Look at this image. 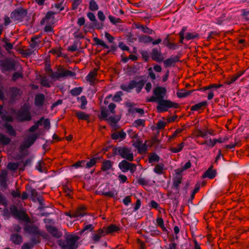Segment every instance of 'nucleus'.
I'll use <instances>...</instances> for the list:
<instances>
[{
  "instance_id": "34",
  "label": "nucleus",
  "mask_w": 249,
  "mask_h": 249,
  "mask_svg": "<svg viewBox=\"0 0 249 249\" xmlns=\"http://www.w3.org/2000/svg\"><path fill=\"white\" fill-rule=\"evenodd\" d=\"M227 140V138H225L223 140H222L221 138H219L218 139H213V140H212L211 138H210V143H211V147H213L216 142L223 143Z\"/></svg>"
},
{
  "instance_id": "22",
  "label": "nucleus",
  "mask_w": 249,
  "mask_h": 249,
  "mask_svg": "<svg viewBox=\"0 0 249 249\" xmlns=\"http://www.w3.org/2000/svg\"><path fill=\"white\" fill-rule=\"evenodd\" d=\"M181 180H182V177L176 176L173 178V185L172 186V189L178 191L179 185L181 183Z\"/></svg>"
},
{
  "instance_id": "45",
  "label": "nucleus",
  "mask_w": 249,
  "mask_h": 249,
  "mask_svg": "<svg viewBox=\"0 0 249 249\" xmlns=\"http://www.w3.org/2000/svg\"><path fill=\"white\" fill-rule=\"evenodd\" d=\"M184 143L183 142H182L178 145L177 148L172 147L171 148L170 150L172 153H177L178 152H179L180 151H181L182 150V149L184 147Z\"/></svg>"
},
{
  "instance_id": "42",
  "label": "nucleus",
  "mask_w": 249,
  "mask_h": 249,
  "mask_svg": "<svg viewBox=\"0 0 249 249\" xmlns=\"http://www.w3.org/2000/svg\"><path fill=\"white\" fill-rule=\"evenodd\" d=\"M23 74L22 72L17 71L13 73L12 76V80L14 82L16 81L18 79L23 78Z\"/></svg>"
},
{
  "instance_id": "58",
  "label": "nucleus",
  "mask_w": 249,
  "mask_h": 249,
  "mask_svg": "<svg viewBox=\"0 0 249 249\" xmlns=\"http://www.w3.org/2000/svg\"><path fill=\"white\" fill-rule=\"evenodd\" d=\"M57 13V12H54L51 11H48L45 15V19L49 20V19H51L52 18H54L53 15Z\"/></svg>"
},
{
  "instance_id": "11",
  "label": "nucleus",
  "mask_w": 249,
  "mask_h": 249,
  "mask_svg": "<svg viewBox=\"0 0 249 249\" xmlns=\"http://www.w3.org/2000/svg\"><path fill=\"white\" fill-rule=\"evenodd\" d=\"M93 40L95 42L96 45L98 46H101L103 47L105 49H109L107 51V53H114L118 49V46L116 44H114V43H112L113 44L111 45V46L109 47V46L107 45L104 41L98 38L97 37H95L93 38Z\"/></svg>"
},
{
  "instance_id": "46",
  "label": "nucleus",
  "mask_w": 249,
  "mask_h": 249,
  "mask_svg": "<svg viewBox=\"0 0 249 249\" xmlns=\"http://www.w3.org/2000/svg\"><path fill=\"white\" fill-rule=\"evenodd\" d=\"M8 205V201L6 197L0 192V205L6 207Z\"/></svg>"
},
{
  "instance_id": "55",
  "label": "nucleus",
  "mask_w": 249,
  "mask_h": 249,
  "mask_svg": "<svg viewBox=\"0 0 249 249\" xmlns=\"http://www.w3.org/2000/svg\"><path fill=\"white\" fill-rule=\"evenodd\" d=\"M2 120L6 121V123H12L14 121V119L13 116L11 115H6L5 114H4L3 116L1 117Z\"/></svg>"
},
{
  "instance_id": "60",
  "label": "nucleus",
  "mask_w": 249,
  "mask_h": 249,
  "mask_svg": "<svg viewBox=\"0 0 249 249\" xmlns=\"http://www.w3.org/2000/svg\"><path fill=\"white\" fill-rule=\"evenodd\" d=\"M85 160H83L76 162L72 166L75 168H78L79 167H85Z\"/></svg>"
},
{
  "instance_id": "49",
  "label": "nucleus",
  "mask_w": 249,
  "mask_h": 249,
  "mask_svg": "<svg viewBox=\"0 0 249 249\" xmlns=\"http://www.w3.org/2000/svg\"><path fill=\"white\" fill-rule=\"evenodd\" d=\"M108 18L110 22L113 25H116L118 23H121L122 20L120 18H115L111 15L108 16Z\"/></svg>"
},
{
  "instance_id": "50",
  "label": "nucleus",
  "mask_w": 249,
  "mask_h": 249,
  "mask_svg": "<svg viewBox=\"0 0 249 249\" xmlns=\"http://www.w3.org/2000/svg\"><path fill=\"white\" fill-rule=\"evenodd\" d=\"M120 230V228L115 225H111L107 228V231L108 233H111L114 231H118Z\"/></svg>"
},
{
  "instance_id": "16",
  "label": "nucleus",
  "mask_w": 249,
  "mask_h": 249,
  "mask_svg": "<svg viewBox=\"0 0 249 249\" xmlns=\"http://www.w3.org/2000/svg\"><path fill=\"white\" fill-rule=\"evenodd\" d=\"M163 61L164 67L165 68H169L173 66L174 64L179 61V56L178 55L171 56Z\"/></svg>"
},
{
  "instance_id": "20",
  "label": "nucleus",
  "mask_w": 249,
  "mask_h": 249,
  "mask_svg": "<svg viewBox=\"0 0 249 249\" xmlns=\"http://www.w3.org/2000/svg\"><path fill=\"white\" fill-rule=\"evenodd\" d=\"M3 127L10 136L15 137L17 135L16 130L11 124L5 123L3 124Z\"/></svg>"
},
{
  "instance_id": "43",
  "label": "nucleus",
  "mask_w": 249,
  "mask_h": 249,
  "mask_svg": "<svg viewBox=\"0 0 249 249\" xmlns=\"http://www.w3.org/2000/svg\"><path fill=\"white\" fill-rule=\"evenodd\" d=\"M97 158H92L89 161H87L85 163V167L87 168H89L94 166L97 162Z\"/></svg>"
},
{
  "instance_id": "10",
  "label": "nucleus",
  "mask_w": 249,
  "mask_h": 249,
  "mask_svg": "<svg viewBox=\"0 0 249 249\" xmlns=\"http://www.w3.org/2000/svg\"><path fill=\"white\" fill-rule=\"evenodd\" d=\"M27 15V10L22 8H19L14 10L10 15L12 19L16 21H22Z\"/></svg>"
},
{
  "instance_id": "30",
  "label": "nucleus",
  "mask_w": 249,
  "mask_h": 249,
  "mask_svg": "<svg viewBox=\"0 0 249 249\" xmlns=\"http://www.w3.org/2000/svg\"><path fill=\"white\" fill-rule=\"evenodd\" d=\"M75 115L79 119L83 120H88L89 118V114H87L82 111L76 112Z\"/></svg>"
},
{
  "instance_id": "33",
  "label": "nucleus",
  "mask_w": 249,
  "mask_h": 249,
  "mask_svg": "<svg viewBox=\"0 0 249 249\" xmlns=\"http://www.w3.org/2000/svg\"><path fill=\"white\" fill-rule=\"evenodd\" d=\"M159 134V131H158L156 135L153 136L150 141H145V142H149L151 143V145L154 144H159L160 143V141L158 138V136Z\"/></svg>"
},
{
  "instance_id": "8",
  "label": "nucleus",
  "mask_w": 249,
  "mask_h": 249,
  "mask_svg": "<svg viewBox=\"0 0 249 249\" xmlns=\"http://www.w3.org/2000/svg\"><path fill=\"white\" fill-rule=\"evenodd\" d=\"M16 119L21 122L31 120L32 116L30 112V107L27 105L24 104L21 110H18Z\"/></svg>"
},
{
  "instance_id": "18",
  "label": "nucleus",
  "mask_w": 249,
  "mask_h": 249,
  "mask_svg": "<svg viewBox=\"0 0 249 249\" xmlns=\"http://www.w3.org/2000/svg\"><path fill=\"white\" fill-rule=\"evenodd\" d=\"M38 138V136L37 134H33L30 135L23 143L26 145L25 147L29 148L35 143Z\"/></svg>"
},
{
  "instance_id": "59",
  "label": "nucleus",
  "mask_w": 249,
  "mask_h": 249,
  "mask_svg": "<svg viewBox=\"0 0 249 249\" xmlns=\"http://www.w3.org/2000/svg\"><path fill=\"white\" fill-rule=\"evenodd\" d=\"M150 206L151 208H154L156 210H159V209H160V205L157 202L153 200L150 201Z\"/></svg>"
},
{
  "instance_id": "5",
  "label": "nucleus",
  "mask_w": 249,
  "mask_h": 249,
  "mask_svg": "<svg viewBox=\"0 0 249 249\" xmlns=\"http://www.w3.org/2000/svg\"><path fill=\"white\" fill-rule=\"evenodd\" d=\"M18 63L14 59L6 58L0 60V68L2 73L16 71L17 70L16 66Z\"/></svg>"
},
{
  "instance_id": "14",
  "label": "nucleus",
  "mask_w": 249,
  "mask_h": 249,
  "mask_svg": "<svg viewBox=\"0 0 249 249\" xmlns=\"http://www.w3.org/2000/svg\"><path fill=\"white\" fill-rule=\"evenodd\" d=\"M45 228L48 232L54 237L59 238L62 236V232L59 231L54 226L50 225H46Z\"/></svg>"
},
{
  "instance_id": "56",
  "label": "nucleus",
  "mask_w": 249,
  "mask_h": 249,
  "mask_svg": "<svg viewBox=\"0 0 249 249\" xmlns=\"http://www.w3.org/2000/svg\"><path fill=\"white\" fill-rule=\"evenodd\" d=\"M113 13L117 16H119L124 15V12L122 9H119L118 6H115L114 9H113Z\"/></svg>"
},
{
  "instance_id": "51",
  "label": "nucleus",
  "mask_w": 249,
  "mask_h": 249,
  "mask_svg": "<svg viewBox=\"0 0 249 249\" xmlns=\"http://www.w3.org/2000/svg\"><path fill=\"white\" fill-rule=\"evenodd\" d=\"M80 101L81 102V104L80 106V108L82 109H84L86 108V106L87 104V100L85 96L83 95L81 96L80 98Z\"/></svg>"
},
{
  "instance_id": "9",
  "label": "nucleus",
  "mask_w": 249,
  "mask_h": 249,
  "mask_svg": "<svg viewBox=\"0 0 249 249\" xmlns=\"http://www.w3.org/2000/svg\"><path fill=\"white\" fill-rule=\"evenodd\" d=\"M126 159L122 160L118 164V167L123 173H126L129 171L131 173H134L136 170L137 166L135 164L129 162Z\"/></svg>"
},
{
  "instance_id": "25",
  "label": "nucleus",
  "mask_w": 249,
  "mask_h": 249,
  "mask_svg": "<svg viewBox=\"0 0 249 249\" xmlns=\"http://www.w3.org/2000/svg\"><path fill=\"white\" fill-rule=\"evenodd\" d=\"M112 168V163L110 160H105L103 162L102 170L107 171Z\"/></svg>"
},
{
  "instance_id": "7",
  "label": "nucleus",
  "mask_w": 249,
  "mask_h": 249,
  "mask_svg": "<svg viewBox=\"0 0 249 249\" xmlns=\"http://www.w3.org/2000/svg\"><path fill=\"white\" fill-rule=\"evenodd\" d=\"M24 231L32 236L39 235L44 238H46L48 235L45 232L41 231L35 224H27L24 227Z\"/></svg>"
},
{
  "instance_id": "6",
  "label": "nucleus",
  "mask_w": 249,
  "mask_h": 249,
  "mask_svg": "<svg viewBox=\"0 0 249 249\" xmlns=\"http://www.w3.org/2000/svg\"><path fill=\"white\" fill-rule=\"evenodd\" d=\"M178 107V104L173 102L169 100H161L158 102V105L157 107V109L158 112H163L167 111L169 108H177Z\"/></svg>"
},
{
  "instance_id": "27",
  "label": "nucleus",
  "mask_w": 249,
  "mask_h": 249,
  "mask_svg": "<svg viewBox=\"0 0 249 249\" xmlns=\"http://www.w3.org/2000/svg\"><path fill=\"white\" fill-rule=\"evenodd\" d=\"M160 157L155 153H152L149 157L148 162L152 164L154 162H158Z\"/></svg>"
},
{
  "instance_id": "13",
  "label": "nucleus",
  "mask_w": 249,
  "mask_h": 249,
  "mask_svg": "<svg viewBox=\"0 0 249 249\" xmlns=\"http://www.w3.org/2000/svg\"><path fill=\"white\" fill-rule=\"evenodd\" d=\"M153 94L158 99L159 101L164 99L167 90L165 88L158 86L154 89Z\"/></svg>"
},
{
  "instance_id": "63",
  "label": "nucleus",
  "mask_w": 249,
  "mask_h": 249,
  "mask_svg": "<svg viewBox=\"0 0 249 249\" xmlns=\"http://www.w3.org/2000/svg\"><path fill=\"white\" fill-rule=\"evenodd\" d=\"M138 182L139 184L142 186L148 185V181L143 178H139L138 180Z\"/></svg>"
},
{
  "instance_id": "1",
  "label": "nucleus",
  "mask_w": 249,
  "mask_h": 249,
  "mask_svg": "<svg viewBox=\"0 0 249 249\" xmlns=\"http://www.w3.org/2000/svg\"><path fill=\"white\" fill-rule=\"evenodd\" d=\"M64 238L65 240L60 239L58 241V244L61 249H77V242L80 238L78 235L66 233Z\"/></svg>"
},
{
  "instance_id": "54",
  "label": "nucleus",
  "mask_w": 249,
  "mask_h": 249,
  "mask_svg": "<svg viewBox=\"0 0 249 249\" xmlns=\"http://www.w3.org/2000/svg\"><path fill=\"white\" fill-rule=\"evenodd\" d=\"M30 192L31 193V196L33 198L32 199L33 201L34 202H35L36 201V199L35 197H37L38 196V192L35 189L32 188L31 187H30Z\"/></svg>"
},
{
  "instance_id": "61",
  "label": "nucleus",
  "mask_w": 249,
  "mask_h": 249,
  "mask_svg": "<svg viewBox=\"0 0 249 249\" xmlns=\"http://www.w3.org/2000/svg\"><path fill=\"white\" fill-rule=\"evenodd\" d=\"M73 217L78 218L84 216L85 215V213L80 211H77L73 213Z\"/></svg>"
},
{
  "instance_id": "62",
  "label": "nucleus",
  "mask_w": 249,
  "mask_h": 249,
  "mask_svg": "<svg viewBox=\"0 0 249 249\" xmlns=\"http://www.w3.org/2000/svg\"><path fill=\"white\" fill-rule=\"evenodd\" d=\"M167 47L169 49L173 50H177L179 48V46L177 44L174 43H172L171 42L169 43V44L168 45V46Z\"/></svg>"
},
{
  "instance_id": "52",
  "label": "nucleus",
  "mask_w": 249,
  "mask_h": 249,
  "mask_svg": "<svg viewBox=\"0 0 249 249\" xmlns=\"http://www.w3.org/2000/svg\"><path fill=\"white\" fill-rule=\"evenodd\" d=\"M144 120L142 119H137L134 121L133 124V126L136 127H138L140 126H144Z\"/></svg>"
},
{
  "instance_id": "40",
  "label": "nucleus",
  "mask_w": 249,
  "mask_h": 249,
  "mask_svg": "<svg viewBox=\"0 0 249 249\" xmlns=\"http://www.w3.org/2000/svg\"><path fill=\"white\" fill-rule=\"evenodd\" d=\"M63 2H64V0H62L61 2H60L59 3L52 4L51 8L52 9H53L54 8H55L57 10V11L56 12H57V13L63 11L64 9V7L62 6Z\"/></svg>"
},
{
  "instance_id": "37",
  "label": "nucleus",
  "mask_w": 249,
  "mask_h": 249,
  "mask_svg": "<svg viewBox=\"0 0 249 249\" xmlns=\"http://www.w3.org/2000/svg\"><path fill=\"white\" fill-rule=\"evenodd\" d=\"M82 89V87H76L71 89L70 91V93L72 96H78L81 93Z\"/></svg>"
},
{
  "instance_id": "3",
  "label": "nucleus",
  "mask_w": 249,
  "mask_h": 249,
  "mask_svg": "<svg viewBox=\"0 0 249 249\" xmlns=\"http://www.w3.org/2000/svg\"><path fill=\"white\" fill-rule=\"evenodd\" d=\"M146 81L142 80L138 82L135 80H130L128 85H121L120 88L121 89L127 92H130L131 90L136 88L137 93H139L145 84Z\"/></svg>"
},
{
  "instance_id": "15",
  "label": "nucleus",
  "mask_w": 249,
  "mask_h": 249,
  "mask_svg": "<svg viewBox=\"0 0 249 249\" xmlns=\"http://www.w3.org/2000/svg\"><path fill=\"white\" fill-rule=\"evenodd\" d=\"M10 240L16 245H19L23 242L22 236L17 233H12L10 235Z\"/></svg>"
},
{
  "instance_id": "2",
  "label": "nucleus",
  "mask_w": 249,
  "mask_h": 249,
  "mask_svg": "<svg viewBox=\"0 0 249 249\" xmlns=\"http://www.w3.org/2000/svg\"><path fill=\"white\" fill-rule=\"evenodd\" d=\"M113 155H119L126 160L132 161L134 160V155L131 149L126 146H116L113 148Z\"/></svg>"
},
{
  "instance_id": "64",
  "label": "nucleus",
  "mask_w": 249,
  "mask_h": 249,
  "mask_svg": "<svg viewBox=\"0 0 249 249\" xmlns=\"http://www.w3.org/2000/svg\"><path fill=\"white\" fill-rule=\"evenodd\" d=\"M87 17L90 21H92V22H94L97 20L95 15L92 12H88L87 13Z\"/></svg>"
},
{
  "instance_id": "4",
  "label": "nucleus",
  "mask_w": 249,
  "mask_h": 249,
  "mask_svg": "<svg viewBox=\"0 0 249 249\" xmlns=\"http://www.w3.org/2000/svg\"><path fill=\"white\" fill-rule=\"evenodd\" d=\"M12 215L19 220L23 221L27 224L31 223V220L23 209L18 210L15 205H12L9 208Z\"/></svg>"
},
{
  "instance_id": "48",
  "label": "nucleus",
  "mask_w": 249,
  "mask_h": 249,
  "mask_svg": "<svg viewBox=\"0 0 249 249\" xmlns=\"http://www.w3.org/2000/svg\"><path fill=\"white\" fill-rule=\"evenodd\" d=\"M7 40V39L6 38H4L2 39V41L5 43L4 48L5 50L7 51H9L13 48L14 44L8 42Z\"/></svg>"
},
{
  "instance_id": "12",
  "label": "nucleus",
  "mask_w": 249,
  "mask_h": 249,
  "mask_svg": "<svg viewBox=\"0 0 249 249\" xmlns=\"http://www.w3.org/2000/svg\"><path fill=\"white\" fill-rule=\"evenodd\" d=\"M151 58L154 60L158 63L162 62L164 57L163 55L161 52L160 48H154L152 49L151 52Z\"/></svg>"
},
{
  "instance_id": "19",
  "label": "nucleus",
  "mask_w": 249,
  "mask_h": 249,
  "mask_svg": "<svg viewBox=\"0 0 249 249\" xmlns=\"http://www.w3.org/2000/svg\"><path fill=\"white\" fill-rule=\"evenodd\" d=\"M216 174V171L213 169V166H211L208 170L204 173L203 178H209L210 179L213 178Z\"/></svg>"
},
{
  "instance_id": "35",
  "label": "nucleus",
  "mask_w": 249,
  "mask_h": 249,
  "mask_svg": "<svg viewBox=\"0 0 249 249\" xmlns=\"http://www.w3.org/2000/svg\"><path fill=\"white\" fill-rule=\"evenodd\" d=\"M62 77H74L76 75V73L69 70H62L61 71Z\"/></svg>"
},
{
  "instance_id": "21",
  "label": "nucleus",
  "mask_w": 249,
  "mask_h": 249,
  "mask_svg": "<svg viewBox=\"0 0 249 249\" xmlns=\"http://www.w3.org/2000/svg\"><path fill=\"white\" fill-rule=\"evenodd\" d=\"M135 27L136 29H141L144 33L148 34V35H152L153 33H155L153 30L143 25L136 24Z\"/></svg>"
},
{
  "instance_id": "23",
  "label": "nucleus",
  "mask_w": 249,
  "mask_h": 249,
  "mask_svg": "<svg viewBox=\"0 0 249 249\" xmlns=\"http://www.w3.org/2000/svg\"><path fill=\"white\" fill-rule=\"evenodd\" d=\"M153 40L152 37L146 35H141L139 36V42L144 44L151 43Z\"/></svg>"
},
{
  "instance_id": "44",
  "label": "nucleus",
  "mask_w": 249,
  "mask_h": 249,
  "mask_svg": "<svg viewBox=\"0 0 249 249\" xmlns=\"http://www.w3.org/2000/svg\"><path fill=\"white\" fill-rule=\"evenodd\" d=\"M93 228L94 227L92 224L85 225V223L84 227L83 229L80 231V234H81L82 233L84 232L85 231H87V232L91 231L93 230Z\"/></svg>"
},
{
  "instance_id": "39",
  "label": "nucleus",
  "mask_w": 249,
  "mask_h": 249,
  "mask_svg": "<svg viewBox=\"0 0 249 249\" xmlns=\"http://www.w3.org/2000/svg\"><path fill=\"white\" fill-rule=\"evenodd\" d=\"M95 75L93 71H90L85 77L86 80L89 82L90 85L94 83Z\"/></svg>"
},
{
  "instance_id": "53",
  "label": "nucleus",
  "mask_w": 249,
  "mask_h": 249,
  "mask_svg": "<svg viewBox=\"0 0 249 249\" xmlns=\"http://www.w3.org/2000/svg\"><path fill=\"white\" fill-rule=\"evenodd\" d=\"M32 159L31 158L27 159L23 164V166L20 167L19 170L23 171L25 169V167L28 166H31Z\"/></svg>"
},
{
  "instance_id": "32",
  "label": "nucleus",
  "mask_w": 249,
  "mask_h": 249,
  "mask_svg": "<svg viewBox=\"0 0 249 249\" xmlns=\"http://www.w3.org/2000/svg\"><path fill=\"white\" fill-rule=\"evenodd\" d=\"M148 230H149V232L150 233V235L152 236L159 235L160 234V231L155 227L149 226L148 228Z\"/></svg>"
},
{
  "instance_id": "17",
  "label": "nucleus",
  "mask_w": 249,
  "mask_h": 249,
  "mask_svg": "<svg viewBox=\"0 0 249 249\" xmlns=\"http://www.w3.org/2000/svg\"><path fill=\"white\" fill-rule=\"evenodd\" d=\"M45 101V95L43 93H38L35 97V105L37 107H40L43 105Z\"/></svg>"
},
{
  "instance_id": "31",
  "label": "nucleus",
  "mask_w": 249,
  "mask_h": 249,
  "mask_svg": "<svg viewBox=\"0 0 249 249\" xmlns=\"http://www.w3.org/2000/svg\"><path fill=\"white\" fill-rule=\"evenodd\" d=\"M199 35L196 33L187 32L185 34V39L187 40L198 38Z\"/></svg>"
},
{
  "instance_id": "41",
  "label": "nucleus",
  "mask_w": 249,
  "mask_h": 249,
  "mask_svg": "<svg viewBox=\"0 0 249 249\" xmlns=\"http://www.w3.org/2000/svg\"><path fill=\"white\" fill-rule=\"evenodd\" d=\"M193 91L183 90V92H178L177 96L178 98H182L186 97L191 94Z\"/></svg>"
},
{
  "instance_id": "29",
  "label": "nucleus",
  "mask_w": 249,
  "mask_h": 249,
  "mask_svg": "<svg viewBox=\"0 0 249 249\" xmlns=\"http://www.w3.org/2000/svg\"><path fill=\"white\" fill-rule=\"evenodd\" d=\"M207 105V102L206 101L201 102L198 104H196L195 105L191 107V111H196L200 109H201L202 107H205Z\"/></svg>"
},
{
  "instance_id": "36",
  "label": "nucleus",
  "mask_w": 249,
  "mask_h": 249,
  "mask_svg": "<svg viewBox=\"0 0 249 249\" xmlns=\"http://www.w3.org/2000/svg\"><path fill=\"white\" fill-rule=\"evenodd\" d=\"M89 9L92 11H97L99 9V6L94 0H90L89 1Z\"/></svg>"
},
{
  "instance_id": "57",
  "label": "nucleus",
  "mask_w": 249,
  "mask_h": 249,
  "mask_svg": "<svg viewBox=\"0 0 249 249\" xmlns=\"http://www.w3.org/2000/svg\"><path fill=\"white\" fill-rule=\"evenodd\" d=\"M78 43V41H75L72 45L68 47V51L71 52H74L77 51Z\"/></svg>"
},
{
  "instance_id": "28",
  "label": "nucleus",
  "mask_w": 249,
  "mask_h": 249,
  "mask_svg": "<svg viewBox=\"0 0 249 249\" xmlns=\"http://www.w3.org/2000/svg\"><path fill=\"white\" fill-rule=\"evenodd\" d=\"M22 162V161L19 162H9L7 164V168L8 170L11 171H16L18 169L19 166V164Z\"/></svg>"
},
{
  "instance_id": "24",
  "label": "nucleus",
  "mask_w": 249,
  "mask_h": 249,
  "mask_svg": "<svg viewBox=\"0 0 249 249\" xmlns=\"http://www.w3.org/2000/svg\"><path fill=\"white\" fill-rule=\"evenodd\" d=\"M11 140L3 133H0V143L3 145H7L10 143Z\"/></svg>"
},
{
  "instance_id": "38",
  "label": "nucleus",
  "mask_w": 249,
  "mask_h": 249,
  "mask_svg": "<svg viewBox=\"0 0 249 249\" xmlns=\"http://www.w3.org/2000/svg\"><path fill=\"white\" fill-rule=\"evenodd\" d=\"M122 95H123V93L122 91H117L116 92L115 94L113 97L112 100L115 102H119L122 100Z\"/></svg>"
},
{
  "instance_id": "47",
  "label": "nucleus",
  "mask_w": 249,
  "mask_h": 249,
  "mask_svg": "<svg viewBox=\"0 0 249 249\" xmlns=\"http://www.w3.org/2000/svg\"><path fill=\"white\" fill-rule=\"evenodd\" d=\"M102 195L106 196H109L110 197H114L115 196L117 195V192L116 191H108V192H105L103 191L102 192Z\"/></svg>"
},
{
  "instance_id": "26",
  "label": "nucleus",
  "mask_w": 249,
  "mask_h": 249,
  "mask_svg": "<svg viewBox=\"0 0 249 249\" xmlns=\"http://www.w3.org/2000/svg\"><path fill=\"white\" fill-rule=\"evenodd\" d=\"M163 170L164 164L162 163H159L153 169V171L158 175H162L163 173Z\"/></svg>"
}]
</instances>
